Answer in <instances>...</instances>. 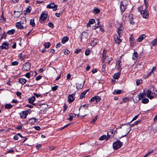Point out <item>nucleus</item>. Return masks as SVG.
Returning a JSON list of instances; mask_svg holds the SVG:
<instances>
[{
    "label": "nucleus",
    "mask_w": 157,
    "mask_h": 157,
    "mask_svg": "<svg viewBox=\"0 0 157 157\" xmlns=\"http://www.w3.org/2000/svg\"><path fill=\"white\" fill-rule=\"evenodd\" d=\"M147 0H144L145 6V8L144 9L143 6H140L138 8V11L142 15L143 17L145 18H147L148 17V12L147 9L148 7V3L146 2Z\"/></svg>",
    "instance_id": "obj_1"
},
{
    "label": "nucleus",
    "mask_w": 157,
    "mask_h": 157,
    "mask_svg": "<svg viewBox=\"0 0 157 157\" xmlns=\"http://www.w3.org/2000/svg\"><path fill=\"white\" fill-rule=\"evenodd\" d=\"M131 127H130V126L128 125H127L126 126H123L122 127H119L115 131V132H116L117 133V130L118 129H121L120 130V133L121 134H123V135L121 137L119 138L120 139H121L122 137L126 136L129 132L131 130Z\"/></svg>",
    "instance_id": "obj_2"
},
{
    "label": "nucleus",
    "mask_w": 157,
    "mask_h": 157,
    "mask_svg": "<svg viewBox=\"0 0 157 157\" xmlns=\"http://www.w3.org/2000/svg\"><path fill=\"white\" fill-rule=\"evenodd\" d=\"M117 33L118 36H115L114 38L115 42L118 44H120L121 42V40L120 39V36L122 35V30L121 27H120L118 30Z\"/></svg>",
    "instance_id": "obj_3"
},
{
    "label": "nucleus",
    "mask_w": 157,
    "mask_h": 157,
    "mask_svg": "<svg viewBox=\"0 0 157 157\" xmlns=\"http://www.w3.org/2000/svg\"><path fill=\"white\" fill-rule=\"evenodd\" d=\"M88 107V105H83L82 106H81L79 109V111L81 109H82V111L81 112V114H82V116H81L82 118H83L84 117L86 116V114H84V113H87V111L88 110V109H87L86 108Z\"/></svg>",
    "instance_id": "obj_4"
},
{
    "label": "nucleus",
    "mask_w": 157,
    "mask_h": 157,
    "mask_svg": "<svg viewBox=\"0 0 157 157\" xmlns=\"http://www.w3.org/2000/svg\"><path fill=\"white\" fill-rule=\"evenodd\" d=\"M128 1L126 0H124L121 2L120 7L121 12H123L125 11L127 8V6Z\"/></svg>",
    "instance_id": "obj_5"
},
{
    "label": "nucleus",
    "mask_w": 157,
    "mask_h": 157,
    "mask_svg": "<svg viewBox=\"0 0 157 157\" xmlns=\"http://www.w3.org/2000/svg\"><path fill=\"white\" fill-rule=\"evenodd\" d=\"M122 145V143L119 140L114 142L113 144V149L115 150H117L120 148Z\"/></svg>",
    "instance_id": "obj_6"
},
{
    "label": "nucleus",
    "mask_w": 157,
    "mask_h": 157,
    "mask_svg": "<svg viewBox=\"0 0 157 157\" xmlns=\"http://www.w3.org/2000/svg\"><path fill=\"white\" fill-rule=\"evenodd\" d=\"M31 112V110L30 109L23 111L20 113V117L22 118L25 119L28 113H30Z\"/></svg>",
    "instance_id": "obj_7"
},
{
    "label": "nucleus",
    "mask_w": 157,
    "mask_h": 157,
    "mask_svg": "<svg viewBox=\"0 0 157 157\" xmlns=\"http://www.w3.org/2000/svg\"><path fill=\"white\" fill-rule=\"evenodd\" d=\"M31 67V64L29 62H26L23 65L22 69L23 71H28Z\"/></svg>",
    "instance_id": "obj_8"
},
{
    "label": "nucleus",
    "mask_w": 157,
    "mask_h": 157,
    "mask_svg": "<svg viewBox=\"0 0 157 157\" xmlns=\"http://www.w3.org/2000/svg\"><path fill=\"white\" fill-rule=\"evenodd\" d=\"M101 99V98L100 97L98 96H95L90 99V101L93 102L95 101L96 103H97L100 101Z\"/></svg>",
    "instance_id": "obj_9"
},
{
    "label": "nucleus",
    "mask_w": 157,
    "mask_h": 157,
    "mask_svg": "<svg viewBox=\"0 0 157 157\" xmlns=\"http://www.w3.org/2000/svg\"><path fill=\"white\" fill-rule=\"evenodd\" d=\"M47 8L49 9H53L54 11H56L57 8V6L55 5L53 3H52L48 5Z\"/></svg>",
    "instance_id": "obj_10"
},
{
    "label": "nucleus",
    "mask_w": 157,
    "mask_h": 157,
    "mask_svg": "<svg viewBox=\"0 0 157 157\" xmlns=\"http://www.w3.org/2000/svg\"><path fill=\"white\" fill-rule=\"evenodd\" d=\"M88 34L85 32H83L79 36L80 39L81 41H82V39H86L88 37Z\"/></svg>",
    "instance_id": "obj_11"
},
{
    "label": "nucleus",
    "mask_w": 157,
    "mask_h": 157,
    "mask_svg": "<svg viewBox=\"0 0 157 157\" xmlns=\"http://www.w3.org/2000/svg\"><path fill=\"white\" fill-rule=\"evenodd\" d=\"M133 16L132 13H129L128 16V21L131 25H133L134 24V21L133 20Z\"/></svg>",
    "instance_id": "obj_12"
},
{
    "label": "nucleus",
    "mask_w": 157,
    "mask_h": 157,
    "mask_svg": "<svg viewBox=\"0 0 157 157\" xmlns=\"http://www.w3.org/2000/svg\"><path fill=\"white\" fill-rule=\"evenodd\" d=\"M113 136V131L112 129L108 130L107 132V137L106 138V140L112 137Z\"/></svg>",
    "instance_id": "obj_13"
},
{
    "label": "nucleus",
    "mask_w": 157,
    "mask_h": 157,
    "mask_svg": "<svg viewBox=\"0 0 157 157\" xmlns=\"http://www.w3.org/2000/svg\"><path fill=\"white\" fill-rule=\"evenodd\" d=\"M75 95V94H73L69 95L68 98V101L69 102H72L74 101L75 99L74 98V96Z\"/></svg>",
    "instance_id": "obj_14"
},
{
    "label": "nucleus",
    "mask_w": 157,
    "mask_h": 157,
    "mask_svg": "<svg viewBox=\"0 0 157 157\" xmlns=\"http://www.w3.org/2000/svg\"><path fill=\"white\" fill-rule=\"evenodd\" d=\"M1 49H7L9 48L8 44L6 42H4L2 45L0 46Z\"/></svg>",
    "instance_id": "obj_15"
},
{
    "label": "nucleus",
    "mask_w": 157,
    "mask_h": 157,
    "mask_svg": "<svg viewBox=\"0 0 157 157\" xmlns=\"http://www.w3.org/2000/svg\"><path fill=\"white\" fill-rule=\"evenodd\" d=\"M106 51L105 50H103L102 56V63H104L107 57L106 56Z\"/></svg>",
    "instance_id": "obj_16"
},
{
    "label": "nucleus",
    "mask_w": 157,
    "mask_h": 157,
    "mask_svg": "<svg viewBox=\"0 0 157 157\" xmlns=\"http://www.w3.org/2000/svg\"><path fill=\"white\" fill-rule=\"evenodd\" d=\"M146 37V35L144 34H142L140 35L139 37L137 39V41L139 42L141 41L144 38H145Z\"/></svg>",
    "instance_id": "obj_17"
},
{
    "label": "nucleus",
    "mask_w": 157,
    "mask_h": 157,
    "mask_svg": "<svg viewBox=\"0 0 157 157\" xmlns=\"http://www.w3.org/2000/svg\"><path fill=\"white\" fill-rule=\"evenodd\" d=\"M38 120V119L35 118H32L29 119V121L31 124H34Z\"/></svg>",
    "instance_id": "obj_18"
},
{
    "label": "nucleus",
    "mask_w": 157,
    "mask_h": 157,
    "mask_svg": "<svg viewBox=\"0 0 157 157\" xmlns=\"http://www.w3.org/2000/svg\"><path fill=\"white\" fill-rule=\"evenodd\" d=\"M22 23L20 22H18L16 24V25L18 29H22L24 28V26L22 25Z\"/></svg>",
    "instance_id": "obj_19"
},
{
    "label": "nucleus",
    "mask_w": 157,
    "mask_h": 157,
    "mask_svg": "<svg viewBox=\"0 0 157 157\" xmlns=\"http://www.w3.org/2000/svg\"><path fill=\"white\" fill-rule=\"evenodd\" d=\"M146 93H145L144 90L143 92L140 94L138 95L139 100H140L144 98V96L146 95Z\"/></svg>",
    "instance_id": "obj_20"
},
{
    "label": "nucleus",
    "mask_w": 157,
    "mask_h": 157,
    "mask_svg": "<svg viewBox=\"0 0 157 157\" xmlns=\"http://www.w3.org/2000/svg\"><path fill=\"white\" fill-rule=\"evenodd\" d=\"M47 17V14L45 13L41 14L40 19L42 21H44Z\"/></svg>",
    "instance_id": "obj_21"
},
{
    "label": "nucleus",
    "mask_w": 157,
    "mask_h": 157,
    "mask_svg": "<svg viewBox=\"0 0 157 157\" xmlns=\"http://www.w3.org/2000/svg\"><path fill=\"white\" fill-rule=\"evenodd\" d=\"M35 97L34 96H32L31 98H29L28 99L29 103L34 105L33 104V102L35 101Z\"/></svg>",
    "instance_id": "obj_22"
},
{
    "label": "nucleus",
    "mask_w": 157,
    "mask_h": 157,
    "mask_svg": "<svg viewBox=\"0 0 157 157\" xmlns=\"http://www.w3.org/2000/svg\"><path fill=\"white\" fill-rule=\"evenodd\" d=\"M84 85V83L83 84H82L80 83H78L76 85V87L78 89H82Z\"/></svg>",
    "instance_id": "obj_23"
},
{
    "label": "nucleus",
    "mask_w": 157,
    "mask_h": 157,
    "mask_svg": "<svg viewBox=\"0 0 157 157\" xmlns=\"http://www.w3.org/2000/svg\"><path fill=\"white\" fill-rule=\"evenodd\" d=\"M26 81V79L24 78H20L19 80V82L22 85L24 84Z\"/></svg>",
    "instance_id": "obj_24"
},
{
    "label": "nucleus",
    "mask_w": 157,
    "mask_h": 157,
    "mask_svg": "<svg viewBox=\"0 0 157 157\" xmlns=\"http://www.w3.org/2000/svg\"><path fill=\"white\" fill-rule=\"evenodd\" d=\"M31 7H29L28 8H27L26 10L24 11V13L25 15L28 14L31 11V9H30Z\"/></svg>",
    "instance_id": "obj_25"
},
{
    "label": "nucleus",
    "mask_w": 157,
    "mask_h": 157,
    "mask_svg": "<svg viewBox=\"0 0 157 157\" xmlns=\"http://www.w3.org/2000/svg\"><path fill=\"white\" fill-rule=\"evenodd\" d=\"M120 73L118 72L116 73L113 75V78L115 79H118L120 77Z\"/></svg>",
    "instance_id": "obj_26"
},
{
    "label": "nucleus",
    "mask_w": 157,
    "mask_h": 157,
    "mask_svg": "<svg viewBox=\"0 0 157 157\" xmlns=\"http://www.w3.org/2000/svg\"><path fill=\"white\" fill-rule=\"evenodd\" d=\"M138 54L136 52H134L133 53L132 56V59L134 60H136L138 56Z\"/></svg>",
    "instance_id": "obj_27"
},
{
    "label": "nucleus",
    "mask_w": 157,
    "mask_h": 157,
    "mask_svg": "<svg viewBox=\"0 0 157 157\" xmlns=\"http://www.w3.org/2000/svg\"><path fill=\"white\" fill-rule=\"evenodd\" d=\"M26 19L24 17H22L21 18V20L20 22L22 23V24H24L26 23Z\"/></svg>",
    "instance_id": "obj_28"
},
{
    "label": "nucleus",
    "mask_w": 157,
    "mask_h": 157,
    "mask_svg": "<svg viewBox=\"0 0 157 157\" xmlns=\"http://www.w3.org/2000/svg\"><path fill=\"white\" fill-rule=\"evenodd\" d=\"M68 40V38L67 36L64 37L62 39V43L63 44L65 43Z\"/></svg>",
    "instance_id": "obj_29"
},
{
    "label": "nucleus",
    "mask_w": 157,
    "mask_h": 157,
    "mask_svg": "<svg viewBox=\"0 0 157 157\" xmlns=\"http://www.w3.org/2000/svg\"><path fill=\"white\" fill-rule=\"evenodd\" d=\"M88 91V90H85L83 92H82L80 95V98L81 99H82L83 98H84L85 96V95L86 94V93Z\"/></svg>",
    "instance_id": "obj_30"
},
{
    "label": "nucleus",
    "mask_w": 157,
    "mask_h": 157,
    "mask_svg": "<svg viewBox=\"0 0 157 157\" xmlns=\"http://www.w3.org/2000/svg\"><path fill=\"white\" fill-rule=\"evenodd\" d=\"M151 44L153 46H154L157 44V39L156 38L155 39L152 41L150 42Z\"/></svg>",
    "instance_id": "obj_31"
},
{
    "label": "nucleus",
    "mask_w": 157,
    "mask_h": 157,
    "mask_svg": "<svg viewBox=\"0 0 157 157\" xmlns=\"http://www.w3.org/2000/svg\"><path fill=\"white\" fill-rule=\"evenodd\" d=\"M44 45L46 48H49L51 46V44L50 42H45Z\"/></svg>",
    "instance_id": "obj_32"
},
{
    "label": "nucleus",
    "mask_w": 157,
    "mask_h": 157,
    "mask_svg": "<svg viewBox=\"0 0 157 157\" xmlns=\"http://www.w3.org/2000/svg\"><path fill=\"white\" fill-rule=\"evenodd\" d=\"M157 96V94H155L154 92H152V94L151 95V96H150V99H152L153 98L156 97Z\"/></svg>",
    "instance_id": "obj_33"
},
{
    "label": "nucleus",
    "mask_w": 157,
    "mask_h": 157,
    "mask_svg": "<svg viewBox=\"0 0 157 157\" xmlns=\"http://www.w3.org/2000/svg\"><path fill=\"white\" fill-rule=\"evenodd\" d=\"M14 15L16 17H18L22 13L21 12L14 11Z\"/></svg>",
    "instance_id": "obj_34"
},
{
    "label": "nucleus",
    "mask_w": 157,
    "mask_h": 157,
    "mask_svg": "<svg viewBox=\"0 0 157 157\" xmlns=\"http://www.w3.org/2000/svg\"><path fill=\"white\" fill-rule=\"evenodd\" d=\"M107 138V137L106 135H104L100 137L99 138V140H103L105 139L106 140Z\"/></svg>",
    "instance_id": "obj_35"
},
{
    "label": "nucleus",
    "mask_w": 157,
    "mask_h": 157,
    "mask_svg": "<svg viewBox=\"0 0 157 157\" xmlns=\"http://www.w3.org/2000/svg\"><path fill=\"white\" fill-rule=\"evenodd\" d=\"M69 117L68 119V120L70 121H71L73 119V118L75 117L76 116V114H73L71 115V114H69Z\"/></svg>",
    "instance_id": "obj_36"
},
{
    "label": "nucleus",
    "mask_w": 157,
    "mask_h": 157,
    "mask_svg": "<svg viewBox=\"0 0 157 157\" xmlns=\"http://www.w3.org/2000/svg\"><path fill=\"white\" fill-rule=\"evenodd\" d=\"M100 11L97 8H94V10L93 11V12L95 14H98L100 12Z\"/></svg>",
    "instance_id": "obj_37"
},
{
    "label": "nucleus",
    "mask_w": 157,
    "mask_h": 157,
    "mask_svg": "<svg viewBox=\"0 0 157 157\" xmlns=\"http://www.w3.org/2000/svg\"><path fill=\"white\" fill-rule=\"evenodd\" d=\"M152 93V92L151 90H148L147 94V96L148 98H150V96H151V95Z\"/></svg>",
    "instance_id": "obj_38"
},
{
    "label": "nucleus",
    "mask_w": 157,
    "mask_h": 157,
    "mask_svg": "<svg viewBox=\"0 0 157 157\" xmlns=\"http://www.w3.org/2000/svg\"><path fill=\"white\" fill-rule=\"evenodd\" d=\"M5 107L6 109H10L12 107V105L10 104H6L5 106Z\"/></svg>",
    "instance_id": "obj_39"
},
{
    "label": "nucleus",
    "mask_w": 157,
    "mask_h": 157,
    "mask_svg": "<svg viewBox=\"0 0 157 157\" xmlns=\"http://www.w3.org/2000/svg\"><path fill=\"white\" fill-rule=\"evenodd\" d=\"M121 90H115L113 91V94H119L121 93Z\"/></svg>",
    "instance_id": "obj_40"
},
{
    "label": "nucleus",
    "mask_w": 157,
    "mask_h": 157,
    "mask_svg": "<svg viewBox=\"0 0 157 157\" xmlns=\"http://www.w3.org/2000/svg\"><path fill=\"white\" fill-rule=\"evenodd\" d=\"M15 32V30L14 29H12L8 31L7 33L9 35H12Z\"/></svg>",
    "instance_id": "obj_41"
},
{
    "label": "nucleus",
    "mask_w": 157,
    "mask_h": 157,
    "mask_svg": "<svg viewBox=\"0 0 157 157\" xmlns=\"http://www.w3.org/2000/svg\"><path fill=\"white\" fill-rule=\"evenodd\" d=\"M149 100L147 98L144 99L142 101V102L144 104L147 103L149 102Z\"/></svg>",
    "instance_id": "obj_42"
},
{
    "label": "nucleus",
    "mask_w": 157,
    "mask_h": 157,
    "mask_svg": "<svg viewBox=\"0 0 157 157\" xmlns=\"http://www.w3.org/2000/svg\"><path fill=\"white\" fill-rule=\"evenodd\" d=\"M30 24L33 27L35 25L34 22V19L33 18L30 21Z\"/></svg>",
    "instance_id": "obj_43"
},
{
    "label": "nucleus",
    "mask_w": 157,
    "mask_h": 157,
    "mask_svg": "<svg viewBox=\"0 0 157 157\" xmlns=\"http://www.w3.org/2000/svg\"><path fill=\"white\" fill-rule=\"evenodd\" d=\"M140 121H135V122H134L133 124L131 125V126H130V127H132V126H133L135 125H136L137 124L139 123H140Z\"/></svg>",
    "instance_id": "obj_44"
},
{
    "label": "nucleus",
    "mask_w": 157,
    "mask_h": 157,
    "mask_svg": "<svg viewBox=\"0 0 157 157\" xmlns=\"http://www.w3.org/2000/svg\"><path fill=\"white\" fill-rule=\"evenodd\" d=\"M142 82V81L141 79H138L136 80V83L137 86L139 85Z\"/></svg>",
    "instance_id": "obj_45"
},
{
    "label": "nucleus",
    "mask_w": 157,
    "mask_h": 157,
    "mask_svg": "<svg viewBox=\"0 0 157 157\" xmlns=\"http://www.w3.org/2000/svg\"><path fill=\"white\" fill-rule=\"evenodd\" d=\"M90 51L89 49H86L85 52V54L86 56H88L90 54Z\"/></svg>",
    "instance_id": "obj_46"
},
{
    "label": "nucleus",
    "mask_w": 157,
    "mask_h": 157,
    "mask_svg": "<svg viewBox=\"0 0 157 157\" xmlns=\"http://www.w3.org/2000/svg\"><path fill=\"white\" fill-rule=\"evenodd\" d=\"M95 22V20L93 19H91L89 21V22L91 24L94 23Z\"/></svg>",
    "instance_id": "obj_47"
},
{
    "label": "nucleus",
    "mask_w": 157,
    "mask_h": 157,
    "mask_svg": "<svg viewBox=\"0 0 157 157\" xmlns=\"http://www.w3.org/2000/svg\"><path fill=\"white\" fill-rule=\"evenodd\" d=\"M18 62L17 61H15L13 62H12L11 63V65L13 66L17 65H18Z\"/></svg>",
    "instance_id": "obj_48"
},
{
    "label": "nucleus",
    "mask_w": 157,
    "mask_h": 157,
    "mask_svg": "<svg viewBox=\"0 0 157 157\" xmlns=\"http://www.w3.org/2000/svg\"><path fill=\"white\" fill-rule=\"evenodd\" d=\"M97 116H96L95 118L93 119L92 120L90 121L91 123H93L94 122L97 120Z\"/></svg>",
    "instance_id": "obj_49"
},
{
    "label": "nucleus",
    "mask_w": 157,
    "mask_h": 157,
    "mask_svg": "<svg viewBox=\"0 0 157 157\" xmlns=\"http://www.w3.org/2000/svg\"><path fill=\"white\" fill-rule=\"evenodd\" d=\"M48 25L49 27L52 28H53L54 27L53 24L51 22L49 23L48 24Z\"/></svg>",
    "instance_id": "obj_50"
},
{
    "label": "nucleus",
    "mask_w": 157,
    "mask_h": 157,
    "mask_svg": "<svg viewBox=\"0 0 157 157\" xmlns=\"http://www.w3.org/2000/svg\"><path fill=\"white\" fill-rule=\"evenodd\" d=\"M58 86H53L52 87V90L53 91H55L58 88Z\"/></svg>",
    "instance_id": "obj_51"
},
{
    "label": "nucleus",
    "mask_w": 157,
    "mask_h": 157,
    "mask_svg": "<svg viewBox=\"0 0 157 157\" xmlns=\"http://www.w3.org/2000/svg\"><path fill=\"white\" fill-rule=\"evenodd\" d=\"M139 116V114H138L136 116L131 120V121L130 122V123L132 122L133 121H134L137 119V117H138Z\"/></svg>",
    "instance_id": "obj_52"
},
{
    "label": "nucleus",
    "mask_w": 157,
    "mask_h": 157,
    "mask_svg": "<svg viewBox=\"0 0 157 157\" xmlns=\"http://www.w3.org/2000/svg\"><path fill=\"white\" fill-rule=\"evenodd\" d=\"M42 78V76L40 75H39L38 76H37L36 78V81H38L39 80H40Z\"/></svg>",
    "instance_id": "obj_53"
},
{
    "label": "nucleus",
    "mask_w": 157,
    "mask_h": 157,
    "mask_svg": "<svg viewBox=\"0 0 157 157\" xmlns=\"http://www.w3.org/2000/svg\"><path fill=\"white\" fill-rule=\"evenodd\" d=\"M153 151V150H152L148 153L147 154H146L144 156V157H147L149 154L152 153Z\"/></svg>",
    "instance_id": "obj_54"
},
{
    "label": "nucleus",
    "mask_w": 157,
    "mask_h": 157,
    "mask_svg": "<svg viewBox=\"0 0 157 157\" xmlns=\"http://www.w3.org/2000/svg\"><path fill=\"white\" fill-rule=\"evenodd\" d=\"M30 73L29 72L27 73L25 75V76L27 78H30Z\"/></svg>",
    "instance_id": "obj_55"
},
{
    "label": "nucleus",
    "mask_w": 157,
    "mask_h": 157,
    "mask_svg": "<svg viewBox=\"0 0 157 157\" xmlns=\"http://www.w3.org/2000/svg\"><path fill=\"white\" fill-rule=\"evenodd\" d=\"M64 53L65 55H68L70 53V51L68 50H66L64 51Z\"/></svg>",
    "instance_id": "obj_56"
},
{
    "label": "nucleus",
    "mask_w": 157,
    "mask_h": 157,
    "mask_svg": "<svg viewBox=\"0 0 157 157\" xmlns=\"http://www.w3.org/2000/svg\"><path fill=\"white\" fill-rule=\"evenodd\" d=\"M97 24H95V27L94 28V29H95L96 28H97V27H98V25H99V21L98 19H97Z\"/></svg>",
    "instance_id": "obj_57"
},
{
    "label": "nucleus",
    "mask_w": 157,
    "mask_h": 157,
    "mask_svg": "<svg viewBox=\"0 0 157 157\" xmlns=\"http://www.w3.org/2000/svg\"><path fill=\"white\" fill-rule=\"evenodd\" d=\"M123 100L124 102H126L128 101V98L126 97L124 98Z\"/></svg>",
    "instance_id": "obj_58"
},
{
    "label": "nucleus",
    "mask_w": 157,
    "mask_h": 157,
    "mask_svg": "<svg viewBox=\"0 0 157 157\" xmlns=\"http://www.w3.org/2000/svg\"><path fill=\"white\" fill-rule=\"evenodd\" d=\"M81 49H77L75 52V53H78L81 52Z\"/></svg>",
    "instance_id": "obj_59"
},
{
    "label": "nucleus",
    "mask_w": 157,
    "mask_h": 157,
    "mask_svg": "<svg viewBox=\"0 0 157 157\" xmlns=\"http://www.w3.org/2000/svg\"><path fill=\"white\" fill-rule=\"evenodd\" d=\"M126 16L125 14H124L122 17V20L124 21L126 20Z\"/></svg>",
    "instance_id": "obj_60"
},
{
    "label": "nucleus",
    "mask_w": 157,
    "mask_h": 157,
    "mask_svg": "<svg viewBox=\"0 0 157 157\" xmlns=\"http://www.w3.org/2000/svg\"><path fill=\"white\" fill-rule=\"evenodd\" d=\"M71 75L70 74H68L67 75V79L69 80L70 78Z\"/></svg>",
    "instance_id": "obj_61"
},
{
    "label": "nucleus",
    "mask_w": 157,
    "mask_h": 157,
    "mask_svg": "<svg viewBox=\"0 0 157 157\" xmlns=\"http://www.w3.org/2000/svg\"><path fill=\"white\" fill-rule=\"evenodd\" d=\"M18 138L19 137L17 135H15L13 136V139L15 140H17Z\"/></svg>",
    "instance_id": "obj_62"
},
{
    "label": "nucleus",
    "mask_w": 157,
    "mask_h": 157,
    "mask_svg": "<svg viewBox=\"0 0 157 157\" xmlns=\"http://www.w3.org/2000/svg\"><path fill=\"white\" fill-rule=\"evenodd\" d=\"M34 128L35 129L37 130H39L40 129V128L39 126H35L34 127Z\"/></svg>",
    "instance_id": "obj_63"
},
{
    "label": "nucleus",
    "mask_w": 157,
    "mask_h": 157,
    "mask_svg": "<svg viewBox=\"0 0 157 157\" xmlns=\"http://www.w3.org/2000/svg\"><path fill=\"white\" fill-rule=\"evenodd\" d=\"M34 95L36 97L38 98L41 95L39 94H37L35 93H34Z\"/></svg>",
    "instance_id": "obj_64"
}]
</instances>
